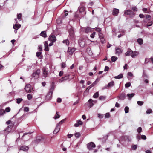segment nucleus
Here are the masks:
<instances>
[{
  "instance_id": "bb28decb",
  "label": "nucleus",
  "mask_w": 153,
  "mask_h": 153,
  "mask_svg": "<svg viewBox=\"0 0 153 153\" xmlns=\"http://www.w3.org/2000/svg\"><path fill=\"white\" fill-rule=\"evenodd\" d=\"M114 85V82L113 81H112L108 83V85H107L108 88L112 87Z\"/></svg>"
},
{
  "instance_id": "58836bf2",
  "label": "nucleus",
  "mask_w": 153,
  "mask_h": 153,
  "mask_svg": "<svg viewBox=\"0 0 153 153\" xmlns=\"http://www.w3.org/2000/svg\"><path fill=\"white\" fill-rule=\"evenodd\" d=\"M110 117V114L109 113H106L105 114V118H109Z\"/></svg>"
},
{
  "instance_id": "052dcab7",
  "label": "nucleus",
  "mask_w": 153,
  "mask_h": 153,
  "mask_svg": "<svg viewBox=\"0 0 153 153\" xmlns=\"http://www.w3.org/2000/svg\"><path fill=\"white\" fill-rule=\"evenodd\" d=\"M62 68H64L66 66V64L65 63H62Z\"/></svg>"
},
{
  "instance_id": "393cba45",
  "label": "nucleus",
  "mask_w": 153,
  "mask_h": 153,
  "mask_svg": "<svg viewBox=\"0 0 153 153\" xmlns=\"http://www.w3.org/2000/svg\"><path fill=\"white\" fill-rule=\"evenodd\" d=\"M93 102L94 101L92 99H90L89 100L88 102L89 103V106L90 107H91L94 105V104L93 103Z\"/></svg>"
},
{
  "instance_id": "72a5a7b5",
  "label": "nucleus",
  "mask_w": 153,
  "mask_h": 153,
  "mask_svg": "<svg viewBox=\"0 0 153 153\" xmlns=\"http://www.w3.org/2000/svg\"><path fill=\"white\" fill-rule=\"evenodd\" d=\"M99 96V93L98 92H96L93 95V97L94 98H97Z\"/></svg>"
},
{
  "instance_id": "09e8293b",
  "label": "nucleus",
  "mask_w": 153,
  "mask_h": 153,
  "mask_svg": "<svg viewBox=\"0 0 153 153\" xmlns=\"http://www.w3.org/2000/svg\"><path fill=\"white\" fill-rule=\"evenodd\" d=\"M95 30L97 32H98L99 33L100 32H101V29L100 28H96Z\"/></svg>"
},
{
  "instance_id": "412c9836",
  "label": "nucleus",
  "mask_w": 153,
  "mask_h": 153,
  "mask_svg": "<svg viewBox=\"0 0 153 153\" xmlns=\"http://www.w3.org/2000/svg\"><path fill=\"white\" fill-rule=\"evenodd\" d=\"M85 10V8L84 7H79L78 8V10L79 12L81 13L84 12Z\"/></svg>"
},
{
  "instance_id": "f8f14e48",
  "label": "nucleus",
  "mask_w": 153,
  "mask_h": 153,
  "mask_svg": "<svg viewBox=\"0 0 153 153\" xmlns=\"http://www.w3.org/2000/svg\"><path fill=\"white\" fill-rule=\"evenodd\" d=\"M119 12V10L118 9L114 8L112 14L114 16H116L118 15Z\"/></svg>"
},
{
  "instance_id": "864d4df0",
  "label": "nucleus",
  "mask_w": 153,
  "mask_h": 153,
  "mask_svg": "<svg viewBox=\"0 0 153 153\" xmlns=\"http://www.w3.org/2000/svg\"><path fill=\"white\" fill-rule=\"evenodd\" d=\"M137 146L136 145H134L132 146V149L133 150H135L137 149Z\"/></svg>"
},
{
  "instance_id": "c756f323",
  "label": "nucleus",
  "mask_w": 153,
  "mask_h": 153,
  "mask_svg": "<svg viewBox=\"0 0 153 153\" xmlns=\"http://www.w3.org/2000/svg\"><path fill=\"white\" fill-rule=\"evenodd\" d=\"M117 59V58L115 56H112L111 57V59L112 62H114Z\"/></svg>"
},
{
  "instance_id": "f03ea898",
  "label": "nucleus",
  "mask_w": 153,
  "mask_h": 153,
  "mask_svg": "<svg viewBox=\"0 0 153 153\" xmlns=\"http://www.w3.org/2000/svg\"><path fill=\"white\" fill-rule=\"evenodd\" d=\"M54 89V85L53 84L51 85L49 92L46 96L47 98L50 99L51 98Z\"/></svg>"
},
{
  "instance_id": "1a4fd4ad",
  "label": "nucleus",
  "mask_w": 153,
  "mask_h": 153,
  "mask_svg": "<svg viewBox=\"0 0 153 153\" xmlns=\"http://www.w3.org/2000/svg\"><path fill=\"white\" fill-rule=\"evenodd\" d=\"M48 40L51 42H55L56 40V38L55 35L53 34H51L49 36Z\"/></svg>"
},
{
  "instance_id": "b1692460",
  "label": "nucleus",
  "mask_w": 153,
  "mask_h": 153,
  "mask_svg": "<svg viewBox=\"0 0 153 153\" xmlns=\"http://www.w3.org/2000/svg\"><path fill=\"white\" fill-rule=\"evenodd\" d=\"M138 54V53L137 51H135L133 52V53L131 55V56L132 58H134L137 56Z\"/></svg>"
},
{
  "instance_id": "6e6d98bb",
  "label": "nucleus",
  "mask_w": 153,
  "mask_h": 153,
  "mask_svg": "<svg viewBox=\"0 0 153 153\" xmlns=\"http://www.w3.org/2000/svg\"><path fill=\"white\" fill-rule=\"evenodd\" d=\"M141 138L143 140H146V137L145 135H143L141 136Z\"/></svg>"
},
{
  "instance_id": "f704fd0d",
  "label": "nucleus",
  "mask_w": 153,
  "mask_h": 153,
  "mask_svg": "<svg viewBox=\"0 0 153 153\" xmlns=\"http://www.w3.org/2000/svg\"><path fill=\"white\" fill-rule=\"evenodd\" d=\"M129 107L128 106H126L124 109L125 112L126 113H127L129 112Z\"/></svg>"
},
{
  "instance_id": "aec40b11",
  "label": "nucleus",
  "mask_w": 153,
  "mask_h": 153,
  "mask_svg": "<svg viewBox=\"0 0 153 153\" xmlns=\"http://www.w3.org/2000/svg\"><path fill=\"white\" fill-rule=\"evenodd\" d=\"M12 127V126L11 125H9L7 127V128L5 130V131L9 133L11 131Z\"/></svg>"
},
{
  "instance_id": "e433bc0d",
  "label": "nucleus",
  "mask_w": 153,
  "mask_h": 153,
  "mask_svg": "<svg viewBox=\"0 0 153 153\" xmlns=\"http://www.w3.org/2000/svg\"><path fill=\"white\" fill-rule=\"evenodd\" d=\"M131 83L130 82H127L125 84V86L126 88H128L131 86Z\"/></svg>"
},
{
  "instance_id": "7ed1b4c3",
  "label": "nucleus",
  "mask_w": 153,
  "mask_h": 153,
  "mask_svg": "<svg viewBox=\"0 0 153 153\" xmlns=\"http://www.w3.org/2000/svg\"><path fill=\"white\" fill-rule=\"evenodd\" d=\"M79 44L81 47H83L85 45V40L83 38H80L78 41Z\"/></svg>"
},
{
  "instance_id": "423d86ee",
  "label": "nucleus",
  "mask_w": 153,
  "mask_h": 153,
  "mask_svg": "<svg viewBox=\"0 0 153 153\" xmlns=\"http://www.w3.org/2000/svg\"><path fill=\"white\" fill-rule=\"evenodd\" d=\"M69 76L70 75H66L65 76L61 78V79H59V82L61 83L63 82H65L69 79Z\"/></svg>"
},
{
  "instance_id": "a19ab883",
  "label": "nucleus",
  "mask_w": 153,
  "mask_h": 153,
  "mask_svg": "<svg viewBox=\"0 0 153 153\" xmlns=\"http://www.w3.org/2000/svg\"><path fill=\"white\" fill-rule=\"evenodd\" d=\"M100 41L103 44L105 42V41L104 39V37L101 38H100Z\"/></svg>"
},
{
  "instance_id": "603ef678",
  "label": "nucleus",
  "mask_w": 153,
  "mask_h": 153,
  "mask_svg": "<svg viewBox=\"0 0 153 153\" xmlns=\"http://www.w3.org/2000/svg\"><path fill=\"white\" fill-rule=\"evenodd\" d=\"M31 134L30 133L28 132V133H25L24 134L23 136L22 137V138H23L25 136L29 134L30 135Z\"/></svg>"
},
{
  "instance_id": "bf43d9fd",
  "label": "nucleus",
  "mask_w": 153,
  "mask_h": 153,
  "mask_svg": "<svg viewBox=\"0 0 153 153\" xmlns=\"http://www.w3.org/2000/svg\"><path fill=\"white\" fill-rule=\"evenodd\" d=\"M152 24V21L149 22L148 24H147V27H149L151 26Z\"/></svg>"
},
{
  "instance_id": "20e7f679",
  "label": "nucleus",
  "mask_w": 153,
  "mask_h": 153,
  "mask_svg": "<svg viewBox=\"0 0 153 153\" xmlns=\"http://www.w3.org/2000/svg\"><path fill=\"white\" fill-rule=\"evenodd\" d=\"M87 147L88 149L91 150L95 147V145L94 143L91 142L87 144Z\"/></svg>"
},
{
  "instance_id": "9d476101",
  "label": "nucleus",
  "mask_w": 153,
  "mask_h": 153,
  "mask_svg": "<svg viewBox=\"0 0 153 153\" xmlns=\"http://www.w3.org/2000/svg\"><path fill=\"white\" fill-rule=\"evenodd\" d=\"M75 51V49L74 48L68 47V52L69 53V54L72 55L74 52Z\"/></svg>"
},
{
  "instance_id": "c03bdc74",
  "label": "nucleus",
  "mask_w": 153,
  "mask_h": 153,
  "mask_svg": "<svg viewBox=\"0 0 153 153\" xmlns=\"http://www.w3.org/2000/svg\"><path fill=\"white\" fill-rule=\"evenodd\" d=\"M95 35V32H94L92 33L90 35V37L92 38H94V36Z\"/></svg>"
},
{
  "instance_id": "a18cd8bd",
  "label": "nucleus",
  "mask_w": 153,
  "mask_h": 153,
  "mask_svg": "<svg viewBox=\"0 0 153 153\" xmlns=\"http://www.w3.org/2000/svg\"><path fill=\"white\" fill-rule=\"evenodd\" d=\"M98 117L100 118V119H102V118L103 117V115L102 114H98Z\"/></svg>"
},
{
  "instance_id": "4468645a",
  "label": "nucleus",
  "mask_w": 153,
  "mask_h": 153,
  "mask_svg": "<svg viewBox=\"0 0 153 153\" xmlns=\"http://www.w3.org/2000/svg\"><path fill=\"white\" fill-rule=\"evenodd\" d=\"M122 53V50L119 48H115V53L116 55H119Z\"/></svg>"
},
{
  "instance_id": "de8ad7c7",
  "label": "nucleus",
  "mask_w": 153,
  "mask_h": 153,
  "mask_svg": "<svg viewBox=\"0 0 153 153\" xmlns=\"http://www.w3.org/2000/svg\"><path fill=\"white\" fill-rule=\"evenodd\" d=\"M99 38H103L104 37L103 36V34L101 32H100L99 33Z\"/></svg>"
},
{
  "instance_id": "79ce46f5",
  "label": "nucleus",
  "mask_w": 153,
  "mask_h": 153,
  "mask_svg": "<svg viewBox=\"0 0 153 153\" xmlns=\"http://www.w3.org/2000/svg\"><path fill=\"white\" fill-rule=\"evenodd\" d=\"M59 117H60V115L58 114V112H57L56 113V115L54 117V118L55 119H56L57 118H59Z\"/></svg>"
},
{
  "instance_id": "473e14b6",
  "label": "nucleus",
  "mask_w": 153,
  "mask_h": 153,
  "mask_svg": "<svg viewBox=\"0 0 153 153\" xmlns=\"http://www.w3.org/2000/svg\"><path fill=\"white\" fill-rule=\"evenodd\" d=\"M23 99L21 98H17L16 99V103L18 104H19L21 102L23 101Z\"/></svg>"
},
{
  "instance_id": "c9c22d12",
  "label": "nucleus",
  "mask_w": 153,
  "mask_h": 153,
  "mask_svg": "<svg viewBox=\"0 0 153 153\" xmlns=\"http://www.w3.org/2000/svg\"><path fill=\"white\" fill-rule=\"evenodd\" d=\"M63 43H65L67 45H69V41L68 39L64 40L63 41Z\"/></svg>"
},
{
  "instance_id": "9b49d317",
  "label": "nucleus",
  "mask_w": 153,
  "mask_h": 153,
  "mask_svg": "<svg viewBox=\"0 0 153 153\" xmlns=\"http://www.w3.org/2000/svg\"><path fill=\"white\" fill-rule=\"evenodd\" d=\"M28 147L26 146H22L20 147L19 149L20 150H22L24 151H27L28 150Z\"/></svg>"
},
{
  "instance_id": "7c9ffc66",
  "label": "nucleus",
  "mask_w": 153,
  "mask_h": 153,
  "mask_svg": "<svg viewBox=\"0 0 153 153\" xmlns=\"http://www.w3.org/2000/svg\"><path fill=\"white\" fill-rule=\"evenodd\" d=\"M106 97L105 96H100L99 97V99L100 100H104Z\"/></svg>"
},
{
  "instance_id": "a211bd4d",
  "label": "nucleus",
  "mask_w": 153,
  "mask_h": 153,
  "mask_svg": "<svg viewBox=\"0 0 153 153\" xmlns=\"http://www.w3.org/2000/svg\"><path fill=\"white\" fill-rule=\"evenodd\" d=\"M84 30L86 33H88L91 32V29L90 27H87L84 28Z\"/></svg>"
},
{
  "instance_id": "4be33fe9",
  "label": "nucleus",
  "mask_w": 153,
  "mask_h": 153,
  "mask_svg": "<svg viewBox=\"0 0 153 153\" xmlns=\"http://www.w3.org/2000/svg\"><path fill=\"white\" fill-rule=\"evenodd\" d=\"M135 95L134 93H131L130 94H128L126 96L128 97L129 100L131 99Z\"/></svg>"
},
{
  "instance_id": "3c124183",
  "label": "nucleus",
  "mask_w": 153,
  "mask_h": 153,
  "mask_svg": "<svg viewBox=\"0 0 153 153\" xmlns=\"http://www.w3.org/2000/svg\"><path fill=\"white\" fill-rule=\"evenodd\" d=\"M24 110L25 112H28L29 111V108L28 107H24Z\"/></svg>"
},
{
  "instance_id": "4d7b16f0",
  "label": "nucleus",
  "mask_w": 153,
  "mask_h": 153,
  "mask_svg": "<svg viewBox=\"0 0 153 153\" xmlns=\"http://www.w3.org/2000/svg\"><path fill=\"white\" fill-rule=\"evenodd\" d=\"M65 119H63L61 120L59 123H58L57 124H59V125L60 124H62L63 122H64Z\"/></svg>"
},
{
  "instance_id": "c85d7f7f",
  "label": "nucleus",
  "mask_w": 153,
  "mask_h": 153,
  "mask_svg": "<svg viewBox=\"0 0 153 153\" xmlns=\"http://www.w3.org/2000/svg\"><path fill=\"white\" fill-rule=\"evenodd\" d=\"M42 137H39L37 138L36 140H35V142L36 143H39L42 140Z\"/></svg>"
},
{
  "instance_id": "f3484780",
  "label": "nucleus",
  "mask_w": 153,
  "mask_h": 153,
  "mask_svg": "<svg viewBox=\"0 0 153 153\" xmlns=\"http://www.w3.org/2000/svg\"><path fill=\"white\" fill-rule=\"evenodd\" d=\"M118 97L120 100H123L125 98V94H122L119 96H118Z\"/></svg>"
},
{
  "instance_id": "ddd939ff",
  "label": "nucleus",
  "mask_w": 153,
  "mask_h": 153,
  "mask_svg": "<svg viewBox=\"0 0 153 153\" xmlns=\"http://www.w3.org/2000/svg\"><path fill=\"white\" fill-rule=\"evenodd\" d=\"M60 126L59 124H57L56 127L53 131V133L56 134L59 131L60 129Z\"/></svg>"
},
{
  "instance_id": "69168bd1",
  "label": "nucleus",
  "mask_w": 153,
  "mask_h": 153,
  "mask_svg": "<svg viewBox=\"0 0 153 153\" xmlns=\"http://www.w3.org/2000/svg\"><path fill=\"white\" fill-rule=\"evenodd\" d=\"M149 62V59H148L147 58H146L145 59V62H144L145 64H146L147 63Z\"/></svg>"
},
{
  "instance_id": "5fc2aeb1",
  "label": "nucleus",
  "mask_w": 153,
  "mask_h": 153,
  "mask_svg": "<svg viewBox=\"0 0 153 153\" xmlns=\"http://www.w3.org/2000/svg\"><path fill=\"white\" fill-rule=\"evenodd\" d=\"M32 96L31 94H28L27 95V98L28 100H30L32 99Z\"/></svg>"
},
{
  "instance_id": "cd10ccee",
  "label": "nucleus",
  "mask_w": 153,
  "mask_h": 153,
  "mask_svg": "<svg viewBox=\"0 0 153 153\" xmlns=\"http://www.w3.org/2000/svg\"><path fill=\"white\" fill-rule=\"evenodd\" d=\"M123 77V75L122 74H120L117 76H115L114 78L116 79H119L122 78Z\"/></svg>"
},
{
  "instance_id": "49530a36",
  "label": "nucleus",
  "mask_w": 153,
  "mask_h": 153,
  "mask_svg": "<svg viewBox=\"0 0 153 153\" xmlns=\"http://www.w3.org/2000/svg\"><path fill=\"white\" fill-rule=\"evenodd\" d=\"M22 16V14H21V13H19V14H18L17 15V18L18 19H21V17Z\"/></svg>"
},
{
  "instance_id": "2eb2a0df",
  "label": "nucleus",
  "mask_w": 153,
  "mask_h": 153,
  "mask_svg": "<svg viewBox=\"0 0 153 153\" xmlns=\"http://www.w3.org/2000/svg\"><path fill=\"white\" fill-rule=\"evenodd\" d=\"M133 51L130 49H128L127 52L125 53L126 56H129L131 55L133 53Z\"/></svg>"
},
{
  "instance_id": "774afa93",
  "label": "nucleus",
  "mask_w": 153,
  "mask_h": 153,
  "mask_svg": "<svg viewBox=\"0 0 153 153\" xmlns=\"http://www.w3.org/2000/svg\"><path fill=\"white\" fill-rule=\"evenodd\" d=\"M57 102L59 103L61 102L62 101V99L60 98H58L57 99Z\"/></svg>"
},
{
  "instance_id": "37998d69",
  "label": "nucleus",
  "mask_w": 153,
  "mask_h": 153,
  "mask_svg": "<svg viewBox=\"0 0 153 153\" xmlns=\"http://www.w3.org/2000/svg\"><path fill=\"white\" fill-rule=\"evenodd\" d=\"M75 136L77 137H79L80 136V134L79 133H76L75 134Z\"/></svg>"
},
{
  "instance_id": "dca6fc26",
  "label": "nucleus",
  "mask_w": 153,
  "mask_h": 153,
  "mask_svg": "<svg viewBox=\"0 0 153 153\" xmlns=\"http://www.w3.org/2000/svg\"><path fill=\"white\" fill-rule=\"evenodd\" d=\"M122 139L123 140H127L128 141H130L131 139L128 136H123L122 137Z\"/></svg>"
},
{
  "instance_id": "6ab92c4d",
  "label": "nucleus",
  "mask_w": 153,
  "mask_h": 153,
  "mask_svg": "<svg viewBox=\"0 0 153 153\" xmlns=\"http://www.w3.org/2000/svg\"><path fill=\"white\" fill-rule=\"evenodd\" d=\"M21 26V25L20 24H16L13 26V28L15 30H18Z\"/></svg>"
},
{
  "instance_id": "338daca9",
  "label": "nucleus",
  "mask_w": 153,
  "mask_h": 153,
  "mask_svg": "<svg viewBox=\"0 0 153 153\" xmlns=\"http://www.w3.org/2000/svg\"><path fill=\"white\" fill-rule=\"evenodd\" d=\"M132 10L134 11L135 12L137 10V8L135 7H133L132 8Z\"/></svg>"
},
{
  "instance_id": "f257e3e1",
  "label": "nucleus",
  "mask_w": 153,
  "mask_h": 153,
  "mask_svg": "<svg viewBox=\"0 0 153 153\" xmlns=\"http://www.w3.org/2000/svg\"><path fill=\"white\" fill-rule=\"evenodd\" d=\"M40 74V70L39 69H37L32 73L31 75L32 79L33 78L34 79H38L39 78Z\"/></svg>"
},
{
  "instance_id": "13d9d810",
  "label": "nucleus",
  "mask_w": 153,
  "mask_h": 153,
  "mask_svg": "<svg viewBox=\"0 0 153 153\" xmlns=\"http://www.w3.org/2000/svg\"><path fill=\"white\" fill-rule=\"evenodd\" d=\"M41 54L40 52H37L36 53V56L37 57H39Z\"/></svg>"
},
{
  "instance_id": "a878e982",
  "label": "nucleus",
  "mask_w": 153,
  "mask_h": 153,
  "mask_svg": "<svg viewBox=\"0 0 153 153\" xmlns=\"http://www.w3.org/2000/svg\"><path fill=\"white\" fill-rule=\"evenodd\" d=\"M137 42L140 45H142L143 43V40L141 38H139L137 39Z\"/></svg>"
},
{
  "instance_id": "8fccbe9b",
  "label": "nucleus",
  "mask_w": 153,
  "mask_h": 153,
  "mask_svg": "<svg viewBox=\"0 0 153 153\" xmlns=\"http://www.w3.org/2000/svg\"><path fill=\"white\" fill-rule=\"evenodd\" d=\"M5 111L7 112H9L10 111V109L9 107H7L5 108Z\"/></svg>"
},
{
  "instance_id": "6e6552de",
  "label": "nucleus",
  "mask_w": 153,
  "mask_h": 153,
  "mask_svg": "<svg viewBox=\"0 0 153 153\" xmlns=\"http://www.w3.org/2000/svg\"><path fill=\"white\" fill-rule=\"evenodd\" d=\"M42 71L43 76L45 77H47L48 73V68L45 67H43L42 68Z\"/></svg>"
},
{
  "instance_id": "0eeeda50",
  "label": "nucleus",
  "mask_w": 153,
  "mask_h": 153,
  "mask_svg": "<svg viewBox=\"0 0 153 153\" xmlns=\"http://www.w3.org/2000/svg\"><path fill=\"white\" fill-rule=\"evenodd\" d=\"M25 89L27 92L29 93L31 91L32 88H31V85L30 84H27L26 85Z\"/></svg>"
},
{
  "instance_id": "e2e57ef3",
  "label": "nucleus",
  "mask_w": 153,
  "mask_h": 153,
  "mask_svg": "<svg viewBox=\"0 0 153 153\" xmlns=\"http://www.w3.org/2000/svg\"><path fill=\"white\" fill-rule=\"evenodd\" d=\"M57 23L58 24H60L61 23V20L60 19H58L56 20Z\"/></svg>"
},
{
  "instance_id": "2f4dec72",
  "label": "nucleus",
  "mask_w": 153,
  "mask_h": 153,
  "mask_svg": "<svg viewBox=\"0 0 153 153\" xmlns=\"http://www.w3.org/2000/svg\"><path fill=\"white\" fill-rule=\"evenodd\" d=\"M5 113V111L4 110L1 109H0V116L3 115Z\"/></svg>"
},
{
  "instance_id": "680f3d73",
  "label": "nucleus",
  "mask_w": 153,
  "mask_h": 153,
  "mask_svg": "<svg viewBox=\"0 0 153 153\" xmlns=\"http://www.w3.org/2000/svg\"><path fill=\"white\" fill-rule=\"evenodd\" d=\"M152 112V110L151 109H148L146 111V113L147 114H150Z\"/></svg>"
},
{
  "instance_id": "ea45409f",
  "label": "nucleus",
  "mask_w": 153,
  "mask_h": 153,
  "mask_svg": "<svg viewBox=\"0 0 153 153\" xmlns=\"http://www.w3.org/2000/svg\"><path fill=\"white\" fill-rule=\"evenodd\" d=\"M137 102V104L140 106L142 105L143 104V102L141 101H138Z\"/></svg>"
},
{
  "instance_id": "5701e85b",
  "label": "nucleus",
  "mask_w": 153,
  "mask_h": 153,
  "mask_svg": "<svg viewBox=\"0 0 153 153\" xmlns=\"http://www.w3.org/2000/svg\"><path fill=\"white\" fill-rule=\"evenodd\" d=\"M40 35L44 38L47 37V34L45 31H42L40 34Z\"/></svg>"
},
{
  "instance_id": "39448f33",
  "label": "nucleus",
  "mask_w": 153,
  "mask_h": 153,
  "mask_svg": "<svg viewBox=\"0 0 153 153\" xmlns=\"http://www.w3.org/2000/svg\"><path fill=\"white\" fill-rule=\"evenodd\" d=\"M124 14L129 15L131 17H133L134 16V13L132 10H126L125 11Z\"/></svg>"
},
{
  "instance_id": "4c0bfd02",
  "label": "nucleus",
  "mask_w": 153,
  "mask_h": 153,
  "mask_svg": "<svg viewBox=\"0 0 153 153\" xmlns=\"http://www.w3.org/2000/svg\"><path fill=\"white\" fill-rule=\"evenodd\" d=\"M137 131L138 133L139 134L142 131V128L141 127H140L138 128L137 129Z\"/></svg>"
},
{
  "instance_id": "0e129e2a",
  "label": "nucleus",
  "mask_w": 153,
  "mask_h": 153,
  "mask_svg": "<svg viewBox=\"0 0 153 153\" xmlns=\"http://www.w3.org/2000/svg\"><path fill=\"white\" fill-rule=\"evenodd\" d=\"M97 79L92 84L93 86H95L97 83L98 82V81H97Z\"/></svg>"
}]
</instances>
